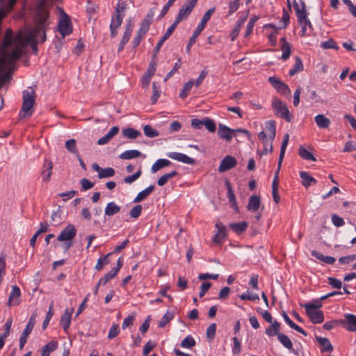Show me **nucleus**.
Wrapping results in <instances>:
<instances>
[{
	"mask_svg": "<svg viewBox=\"0 0 356 356\" xmlns=\"http://www.w3.org/2000/svg\"><path fill=\"white\" fill-rule=\"evenodd\" d=\"M34 27L29 33L19 31L13 36L10 28L6 29L0 47V73L8 65L22 56L24 49L35 38L41 42L47 40L46 31L49 26V11L47 0H40L33 8Z\"/></svg>",
	"mask_w": 356,
	"mask_h": 356,
	"instance_id": "obj_1",
	"label": "nucleus"
},
{
	"mask_svg": "<svg viewBox=\"0 0 356 356\" xmlns=\"http://www.w3.org/2000/svg\"><path fill=\"white\" fill-rule=\"evenodd\" d=\"M35 92L33 88H29L23 91V102L19 118H30L33 113V106L35 103Z\"/></svg>",
	"mask_w": 356,
	"mask_h": 356,
	"instance_id": "obj_2",
	"label": "nucleus"
},
{
	"mask_svg": "<svg viewBox=\"0 0 356 356\" xmlns=\"http://www.w3.org/2000/svg\"><path fill=\"white\" fill-rule=\"evenodd\" d=\"M216 10L215 7L211 8L209 9L203 15L200 23L198 24L195 31L193 32L192 36L191 37L186 47V51L189 54L191 51V48L192 45L196 42L197 38L200 35L202 31L204 29L207 22L210 19L211 16L214 13Z\"/></svg>",
	"mask_w": 356,
	"mask_h": 356,
	"instance_id": "obj_3",
	"label": "nucleus"
},
{
	"mask_svg": "<svg viewBox=\"0 0 356 356\" xmlns=\"http://www.w3.org/2000/svg\"><path fill=\"white\" fill-rule=\"evenodd\" d=\"M272 107L276 115H280L288 122L292 120L293 115L289 112L286 104L280 99L275 97L273 99Z\"/></svg>",
	"mask_w": 356,
	"mask_h": 356,
	"instance_id": "obj_4",
	"label": "nucleus"
},
{
	"mask_svg": "<svg viewBox=\"0 0 356 356\" xmlns=\"http://www.w3.org/2000/svg\"><path fill=\"white\" fill-rule=\"evenodd\" d=\"M197 1L198 0H187L181 6L172 24L177 26L182 20L187 19L195 8Z\"/></svg>",
	"mask_w": 356,
	"mask_h": 356,
	"instance_id": "obj_5",
	"label": "nucleus"
},
{
	"mask_svg": "<svg viewBox=\"0 0 356 356\" xmlns=\"http://www.w3.org/2000/svg\"><path fill=\"white\" fill-rule=\"evenodd\" d=\"M301 8H300L298 2L294 0L293 1V7L296 11V14L298 18V22L300 24H309V26L312 27L311 22L309 19L307 18V11H306V5L303 0H300Z\"/></svg>",
	"mask_w": 356,
	"mask_h": 356,
	"instance_id": "obj_6",
	"label": "nucleus"
},
{
	"mask_svg": "<svg viewBox=\"0 0 356 356\" xmlns=\"http://www.w3.org/2000/svg\"><path fill=\"white\" fill-rule=\"evenodd\" d=\"M58 29L60 34L64 38L72 32V24L69 16L63 13V17L60 19L58 24Z\"/></svg>",
	"mask_w": 356,
	"mask_h": 356,
	"instance_id": "obj_7",
	"label": "nucleus"
},
{
	"mask_svg": "<svg viewBox=\"0 0 356 356\" xmlns=\"http://www.w3.org/2000/svg\"><path fill=\"white\" fill-rule=\"evenodd\" d=\"M268 81L278 92L288 97L291 95V90L289 86L281 80L275 76H270Z\"/></svg>",
	"mask_w": 356,
	"mask_h": 356,
	"instance_id": "obj_8",
	"label": "nucleus"
},
{
	"mask_svg": "<svg viewBox=\"0 0 356 356\" xmlns=\"http://www.w3.org/2000/svg\"><path fill=\"white\" fill-rule=\"evenodd\" d=\"M237 164L236 159L230 155H227L225 156L220 162V164L218 167V171L220 172H227L233 168H234Z\"/></svg>",
	"mask_w": 356,
	"mask_h": 356,
	"instance_id": "obj_9",
	"label": "nucleus"
},
{
	"mask_svg": "<svg viewBox=\"0 0 356 356\" xmlns=\"http://www.w3.org/2000/svg\"><path fill=\"white\" fill-rule=\"evenodd\" d=\"M76 234V229L75 227L69 224L58 236L57 240L58 241H70L74 238Z\"/></svg>",
	"mask_w": 356,
	"mask_h": 356,
	"instance_id": "obj_10",
	"label": "nucleus"
},
{
	"mask_svg": "<svg viewBox=\"0 0 356 356\" xmlns=\"http://www.w3.org/2000/svg\"><path fill=\"white\" fill-rule=\"evenodd\" d=\"M92 169L95 172H98L97 177L99 179L112 177L115 173V170L113 168L108 167L102 168L96 163L92 164Z\"/></svg>",
	"mask_w": 356,
	"mask_h": 356,
	"instance_id": "obj_11",
	"label": "nucleus"
},
{
	"mask_svg": "<svg viewBox=\"0 0 356 356\" xmlns=\"http://www.w3.org/2000/svg\"><path fill=\"white\" fill-rule=\"evenodd\" d=\"M215 227L218 229V232L213 237V242L220 244L222 240L227 236V228L220 221L216 222Z\"/></svg>",
	"mask_w": 356,
	"mask_h": 356,
	"instance_id": "obj_12",
	"label": "nucleus"
},
{
	"mask_svg": "<svg viewBox=\"0 0 356 356\" xmlns=\"http://www.w3.org/2000/svg\"><path fill=\"white\" fill-rule=\"evenodd\" d=\"M126 8V2L122 0H119L111 19L122 22L123 18L125 15Z\"/></svg>",
	"mask_w": 356,
	"mask_h": 356,
	"instance_id": "obj_13",
	"label": "nucleus"
},
{
	"mask_svg": "<svg viewBox=\"0 0 356 356\" xmlns=\"http://www.w3.org/2000/svg\"><path fill=\"white\" fill-rule=\"evenodd\" d=\"M234 131L232 129L221 123L218 124V135L227 142H230L233 138Z\"/></svg>",
	"mask_w": 356,
	"mask_h": 356,
	"instance_id": "obj_14",
	"label": "nucleus"
},
{
	"mask_svg": "<svg viewBox=\"0 0 356 356\" xmlns=\"http://www.w3.org/2000/svg\"><path fill=\"white\" fill-rule=\"evenodd\" d=\"M168 156L173 160L181 162L186 164L193 165L195 163L194 159L188 156L187 155L180 152H170L168 154Z\"/></svg>",
	"mask_w": 356,
	"mask_h": 356,
	"instance_id": "obj_15",
	"label": "nucleus"
},
{
	"mask_svg": "<svg viewBox=\"0 0 356 356\" xmlns=\"http://www.w3.org/2000/svg\"><path fill=\"white\" fill-rule=\"evenodd\" d=\"M20 296L21 291L19 288L14 285L12 286L11 292L9 295L8 302L7 303L8 306L11 305H18L20 303Z\"/></svg>",
	"mask_w": 356,
	"mask_h": 356,
	"instance_id": "obj_16",
	"label": "nucleus"
},
{
	"mask_svg": "<svg viewBox=\"0 0 356 356\" xmlns=\"http://www.w3.org/2000/svg\"><path fill=\"white\" fill-rule=\"evenodd\" d=\"M344 320H341L342 324H346V329L350 332H356V316L351 314L344 315Z\"/></svg>",
	"mask_w": 356,
	"mask_h": 356,
	"instance_id": "obj_17",
	"label": "nucleus"
},
{
	"mask_svg": "<svg viewBox=\"0 0 356 356\" xmlns=\"http://www.w3.org/2000/svg\"><path fill=\"white\" fill-rule=\"evenodd\" d=\"M73 312L74 308H71L70 309H66L60 318V325L63 327L65 332H67L70 326L71 317Z\"/></svg>",
	"mask_w": 356,
	"mask_h": 356,
	"instance_id": "obj_18",
	"label": "nucleus"
},
{
	"mask_svg": "<svg viewBox=\"0 0 356 356\" xmlns=\"http://www.w3.org/2000/svg\"><path fill=\"white\" fill-rule=\"evenodd\" d=\"M305 313L314 324L321 323L324 321V315L321 310H305Z\"/></svg>",
	"mask_w": 356,
	"mask_h": 356,
	"instance_id": "obj_19",
	"label": "nucleus"
},
{
	"mask_svg": "<svg viewBox=\"0 0 356 356\" xmlns=\"http://www.w3.org/2000/svg\"><path fill=\"white\" fill-rule=\"evenodd\" d=\"M277 339L279 341L282 343V345L286 348L287 350L293 353L294 355H298V351L296 350L293 348V343L291 341V339L289 338V337L283 333H280Z\"/></svg>",
	"mask_w": 356,
	"mask_h": 356,
	"instance_id": "obj_20",
	"label": "nucleus"
},
{
	"mask_svg": "<svg viewBox=\"0 0 356 356\" xmlns=\"http://www.w3.org/2000/svg\"><path fill=\"white\" fill-rule=\"evenodd\" d=\"M43 168L44 169L42 171L41 176L42 181L47 183L50 181L53 169V163L51 161L45 160Z\"/></svg>",
	"mask_w": 356,
	"mask_h": 356,
	"instance_id": "obj_21",
	"label": "nucleus"
},
{
	"mask_svg": "<svg viewBox=\"0 0 356 356\" xmlns=\"http://www.w3.org/2000/svg\"><path fill=\"white\" fill-rule=\"evenodd\" d=\"M119 130L120 129L118 127H113L105 136L97 140V144L99 145H102L108 143L119 132Z\"/></svg>",
	"mask_w": 356,
	"mask_h": 356,
	"instance_id": "obj_22",
	"label": "nucleus"
},
{
	"mask_svg": "<svg viewBox=\"0 0 356 356\" xmlns=\"http://www.w3.org/2000/svg\"><path fill=\"white\" fill-rule=\"evenodd\" d=\"M261 204L260 196L257 195H253L250 196L248 204L247 206V209L249 211L254 212L257 211Z\"/></svg>",
	"mask_w": 356,
	"mask_h": 356,
	"instance_id": "obj_23",
	"label": "nucleus"
},
{
	"mask_svg": "<svg viewBox=\"0 0 356 356\" xmlns=\"http://www.w3.org/2000/svg\"><path fill=\"white\" fill-rule=\"evenodd\" d=\"M225 185L227 189V197L229 199V202L232 204V207L234 209V210L238 212V207L236 202V199L234 193V191L232 189V185L229 183V181H226Z\"/></svg>",
	"mask_w": 356,
	"mask_h": 356,
	"instance_id": "obj_24",
	"label": "nucleus"
},
{
	"mask_svg": "<svg viewBox=\"0 0 356 356\" xmlns=\"http://www.w3.org/2000/svg\"><path fill=\"white\" fill-rule=\"evenodd\" d=\"M280 329V323L277 321H274L271 325L266 329L265 332L268 337H278V335L281 333Z\"/></svg>",
	"mask_w": 356,
	"mask_h": 356,
	"instance_id": "obj_25",
	"label": "nucleus"
},
{
	"mask_svg": "<svg viewBox=\"0 0 356 356\" xmlns=\"http://www.w3.org/2000/svg\"><path fill=\"white\" fill-rule=\"evenodd\" d=\"M177 26H174V24H172V25L168 29L165 34L162 36V38L160 39V40L158 42L156 47H155V54H158L160 51V49L161 46L163 45V42L168 40L170 35L172 34L173 31L176 29Z\"/></svg>",
	"mask_w": 356,
	"mask_h": 356,
	"instance_id": "obj_26",
	"label": "nucleus"
},
{
	"mask_svg": "<svg viewBox=\"0 0 356 356\" xmlns=\"http://www.w3.org/2000/svg\"><path fill=\"white\" fill-rule=\"evenodd\" d=\"M314 121L316 125L321 129H326L330 125V120L323 114H318L314 117Z\"/></svg>",
	"mask_w": 356,
	"mask_h": 356,
	"instance_id": "obj_27",
	"label": "nucleus"
},
{
	"mask_svg": "<svg viewBox=\"0 0 356 356\" xmlns=\"http://www.w3.org/2000/svg\"><path fill=\"white\" fill-rule=\"evenodd\" d=\"M300 177L302 179V184L306 188L316 183V180L307 172L301 171Z\"/></svg>",
	"mask_w": 356,
	"mask_h": 356,
	"instance_id": "obj_28",
	"label": "nucleus"
},
{
	"mask_svg": "<svg viewBox=\"0 0 356 356\" xmlns=\"http://www.w3.org/2000/svg\"><path fill=\"white\" fill-rule=\"evenodd\" d=\"M282 316L285 321V322L289 325V327L294 330L301 333L302 334L307 336V333L300 326L296 325L291 319L289 317L287 314L284 312H282Z\"/></svg>",
	"mask_w": 356,
	"mask_h": 356,
	"instance_id": "obj_29",
	"label": "nucleus"
},
{
	"mask_svg": "<svg viewBox=\"0 0 356 356\" xmlns=\"http://www.w3.org/2000/svg\"><path fill=\"white\" fill-rule=\"evenodd\" d=\"M171 162L169 160L165 159H159L152 165L151 171L152 173H154L165 167L169 166Z\"/></svg>",
	"mask_w": 356,
	"mask_h": 356,
	"instance_id": "obj_30",
	"label": "nucleus"
},
{
	"mask_svg": "<svg viewBox=\"0 0 356 356\" xmlns=\"http://www.w3.org/2000/svg\"><path fill=\"white\" fill-rule=\"evenodd\" d=\"M120 207L117 205L114 202H108L105 208V215L111 216L120 211Z\"/></svg>",
	"mask_w": 356,
	"mask_h": 356,
	"instance_id": "obj_31",
	"label": "nucleus"
},
{
	"mask_svg": "<svg viewBox=\"0 0 356 356\" xmlns=\"http://www.w3.org/2000/svg\"><path fill=\"white\" fill-rule=\"evenodd\" d=\"M154 189V186L151 185L138 193L137 196L134 200V202H140L145 200Z\"/></svg>",
	"mask_w": 356,
	"mask_h": 356,
	"instance_id": "obj_32",
	"label": "nucleus"
},
{
	"mask_svg": "<svg viewBox=\"0 0 356 356\" xmlns=\"http://www.w3.org/2000/svg\"><path fill=\"white\" fill-rule=\"evenodd\" d=\"M312 255L316 257V259H319L320 261L328 264H333L336 261L334 257L330 256H325L316 250H312Z\"/></svg>",
	"mask_w": 356,
	"mask_h": 356,
	"instance_id": "obj_33",
	"label": "nucleus"
},
{
	"mask_svg": "<svg viewBox=\"0 0 356 356\" xmlns=\"http://www.w3.org/2000/svg\"><path fill=\"white\" fill-rule=\"evenodd\" d=\"M248 225V222L243 221L240 222L231 223L229 225V227L236 234H241L246 230Z\"/></svg>",
	"mask_w": 356,
	"mask_h": 356,
	"instance_id": "obj_34",
	"label": "nucleus"
},
{
	"mask_svg": "<svg viewBox=\"0 0 356 356\" xmlns=\"http://www.w3.org/2000/svg\"><path fill=\"white\" fill-rule=\"evenodd\" d=\"M304 69V65L302 62V60L300 57H295V64L293 67L290 70L289 74L292 76H294L298 72H302Z\"/></svg>",
	"mask_w": 356,
	"mask_h": 356,
	"instance_id": "obj_35",
	"label": "nucleus"
},
{
	"mask_svg": "<svg viewBox=\"0 0 356 356\" xmlns=\"http://www.w3.org/2000/svg\"><path fill=\"white\" fill-rule=\"evenodd\" d=\"M141 156V152L138 150L131 149L127 150L120 154L119 158L121 159H132L138 158Z\"/></svg>",
	"mask_w": 356,
	"mask_h": 356,
	"instance_id": "obj_36",
	"label": "nucleus"
},
{
	"mask_svg": "<svg viewBox=\"0 0 356 356\" xmlns=\"http://www.w3.org/2000/svg\"><path fill=\"white\" fill-rule=\"evenodd\" d=\"M316 340L323 346L322 352H330L333 350V346L327 338L317 337Z\"/></svg>",
	"mask_w": 356,
	"mask_h": 356,
	"instance_id": "obj_37",
	"label": "nucleus"
},
{
	"mask_svg": "<svg viewBox=\"0 0 356 356\" xmlns=\"http://www.w3.org/2000/svg\"><path fill=\"white\" fill-rule=\"evenodd\" d=\"M298 154L299 156L307 161H316V159L314 157L313 154L308 150H307L303 146L300 145L298 148Z\"/></svg>",
	"mask_w": 356,
	"mask_h": 356,
	"instance_id": "obj_38",
	"label": "nucleus"
},
{
	"mask_svg": "<svg viewBox=\"0 0 356 356\" xmlns=\"http://www.w3.org/2000/svg\"><path fill=\"white\" fill-rule=\"evenodd\" d=\"M304 98L307 102H317V93L316 91L312 90L310 87L306 88V92L304 95Z\"/></svg>",
	"mask_w": 356,
	"mask_h": 356,
	"instance_id": "obj_39",
	"label": "nucleus"
},
{
	"mask_svg": "<svg viewBox=\"0 0 356 356\" xmlns=\"http://www.w3.org/2000/svg\"><path fill=\"white\" fill-rule=\"evenodd\" d=\"M289 141V135L288 134H286L284 136L283 140L282 142L281 145V149H280V154L279 156V165L280 166L282 163L283 158L284 156L286 148L287 147V145Z\"/></svg>",
	"mask_w": 356,
	"mask_h": 356,
	"instance_id": "obj_40",
	"label": "nucleus"
},
{
	"mask_svg": "<svg viewBox=\"0 0 356 356\" xmlns=\"http://www.w3.org/2000/svg\"><path fill=\"white\" fill-rule=\"evenodd\" d=\"M111 254H112V253L109 252L106 255L99 257L97 260V262L95 266V269L97 270H102L104 268V266H106L110 263L108 257Z\"/></svg>",
	"mask_w": 356,
	"mask_h": 356,
	"instance_id": "obj_41",
	"label": "nucleus"
},
{
	"mask_svg": "<svg viewBox=\"0 0 356 356\" xmlns=\"http://www.w3.org/2000/svg\"><path fill=\"white\" fill-rule=\"evenodd\" d=\"M122 134L129 139H135L140 136V132L133 128H127L122 130Z\"/></svg>",
	"mask_w": 356,
	"mask_h": 356,
	"instance_id": "obj_42",
	"label": "nucleus"
},
{
	"mask_svg": "<svg viewBox=\"0 0 356 356\" xmlns=\"http://www.w3.org/2000/svg\"><path fill=\"white\" fill-rule=\"evenodd\" d=\"M177 175V172L176 170H173L169 173L164 174L161 176L157 181V184L159 186H164L170 179L175 177Z\"/></svg>",
	"mask_w": 356,
	"mask_h": 356,
	"instance_id": "obj_43",
	"label": "nucleus"
},
{
	"mask_svg": "<svg viewBox=\"0 0 356 356\" xmlns=\"http://www.w3.org/2000/svg\"><path fill=\"white\" fill-rule=\"evenodd\" d=\"M36 313H33L31 314L28 321V323L26 324V326L24 330V332L28 333L29 334H31L36 323Z\"/></svg>",
	"mask_w": 356,
	"mask_h": 356,
	"instance_id": "obj_44",
	"label": "nucleus"
},
{
	"mask_svg": "<svg viewBox=\"0 0 356 356\" xmlns=\"http://www.w3.org/2000/svg\"><path fill=\"white\" fill-rule=\"evenodd\" d=\"M195 343L196 342L193 337L191 335H188L181 341L180 346L182 348L190 349L194 347Z\"/></svg>",
	"mask_w": 356,
	"mask_h": 356,
	"instance_id": "obj_45",
	"label": "nucleus"
},
{
	"mask_svg": "<svg viewBox=\"0 0 356 356\" xmlns=\"http://www.w3.org/2000/svg\"><path fill=\"white\" fill-rule=\"evenodd\" d=\"M156 56V54L154 53L145 74L149 75L151 76H153L154 75L155 72H156V62L155 60Z\"/></svg>",
	"mask_w": 356,
	"mask_h": 356,
	"instance_id": "obj_46",
	"label": "nucleus"
},
{
	"mask_svg": "<svg viewBox=\"0 0 356 356\" xmlns=\"http://www.w3.org/2000/svg\"><path fill=\"white\" fill-rule=\"evenodd\" d=\"M305 310H319L322 307V303L318 300H314L309 303L302 305Z\"/></svg>",
	"mask_w": 356,
	"mask_h": 356,
	"instance_id": "obj_47",
	"label": "nucleus"
},
{
	"mask_svg": "<svg viewBox=\"0 0 356 356\" xmlns=\"http://www.w3.org/2000/svg\"><path fill=\"white\" fill-rule=\"evenodd\" d=\"M65 148L67 149L68 152L76 155V154H79L76 145V140L74 139H70L67 140L65 142Z\"/></svg>",
	"mask_w": 356,
	"mask_h": 356,
	"instance_id": "obj_48",
	"label": "nucleus"
},
{
	"mask_svg": "<svg viewBox=\"0 0 356 356\" xmlns=\"http://www.w3.org/2000/svg\"><path fill=\"white\" fill-rule=\"evenodd\" d=\"M193 84L194 81L193 80H190L184 84V88L179 94V97L181 99H185L186 97Z\"/></svg>",
	"mask_w": 356,
	"mask_h": 356,
	"instance_id": "obj_49",
	"label": "nucleus"
},
{
	"mask_svg": "<svg viewBox=\"0 0 356 356\" xmlns=\"http://www.w3.org/2000/svg\"><path fill=\"white\" fill-rule=\"evenodd\" d=\"M144 134L149 138H154L159 136V132L157 130L153 129L150 125L147 124L143 127Z\"/></svg>",
	"mask_w": 356,
	"mask_h": 356,
	"instance_id": "obj_50",
	"label": "nucleus"
},
{
	"mask_svg": "<svg viewBox=\"0 0 356 356\" xmlns=\"http://www.w3.org/2000/svg\"><path fill=\"white\" fill-rule=\"evenodd\" d=\"M281 49L282 51L281 58L284 60H286L291 55L290 44L289 42L282 44Z\"/></svg>",
	"mask_w": 356,
	"mask_h": 356,
	"instance_id": "obj_51",
	"label": "nucleus"
},
{
	"mask_svg": "<svg viewBox=\"0 0 356 356\" xmlns=\"http://www.w3.org/2000/svg\"><path fill=\"white\" fill-rule=\"evenodd\" d=\"M122 22L111 19L110 24L111 37L115 38L118 35V29L121 26Z\"/></svg>",
	"mask_w": 356,
	"mask_h": 356,
	"instance_id": "obj_52",
	"label": "nucleus"
},
{
	"mask_svg": "<svg viewBox=\"0 0 356 356\" xmlns=\"http://www.w3.org/2000/svg\"><path fill=\"white\" fill-rule=\"evenodd\" d=\"M174 317L172 313L167 312L161 318L159 323V327L161 328L164 327Z\"/></svg>",
	"mask_w": 356,
	"mask_h": 356,
	"instance_id": "obj_53",
	"label": "nucleus"
},
{
	"mask_svg": "<svg viewBox=\"0 0 356 356\" xmlns=\"http://www.w3.org/2000/svg\"><path fill=\"white\" fill-rule=\"evenodd\" d=\"M117 274L118 273L116 272L111 269L104 275V277H102L99 280V284L105 285L108 281L114 278L117 275Z\"/></svg>",
	"mask_w": 356,
	"mask_h": 356,
	"instance_id": "obj_54",
	"label": "nucleus"
},
{
	"mask_svg": "<svg viewBox=\"0 0 356 356\" xmlns=\"http://www.w3.org/2000/svg\"><path fill=\"white\" fill-rule=\"evenodd\" d=\"M258 19H259V17H256V16L251 17L250 19V20L247 24L246 31L245 33V37H248L252 33L253 27L254 26L255 22L257 21Z\"/></svg>",
	"mask_w": 356,
	"mask_h": 356,
	"instance_id": "obj_55",
	"label": "nucleus"
},
{
	"mask_svg": "<svg viewBox=\"0 0 356 356\" xmlns=\"http://www.w3.org/2000/svg\"><path fill=\"white\" fill-rule=\"evenodd\" d=\"M204 126L206 129L210 132H214L216 131V127L214 121L210 118H204L203 119Z\"/></svg>",
	"mask_w": 356,
	"mask_h": 356,
	"instance_id": "obj_56",
	"label": "nucleus"
},
{
	"mask_svg": "<svg viewBox=\"0 0 356 356\" xmlns=\"http://www.w3.org/2000/svg\"><path fill=\"white\" fill-rule=\"evenodd\" d=\"M141 174H142V170L140 169H139L137 172H136L134 174L131 175H129V176H127L124 178V181L126 183V184H132L134 181H135L136 180H137L140 176H141Z\"/></svg>",
	"mask_w": 356,
	"mask_h": 356,
	"instance_id": "obj_57",
	"label": "nucleus"
},
{
	"mask_svg": "<svg viewBox=\"0 0 356 356\" xmlns=\"http://www.w3.org/2000/svg\"><path fill=\"white\" fill-rule=\"evenodd\" d=\"M152 89H153V95L151 97V102L152 104H154L158 98L160 97L161 95V90L159 89V87H157L156 83L153 82L152 83Z\"/></svg>",
	"mask_w": 356,
	"mask_h": 356,
	"instance_id": "obj_58",
	"label": "nucleus"
},
{
	"mask_svg": "<svg viewBox=\"0 0 356 356\" xmlns=\"http://www.w3.org/2000/svg\"><path fill=\"white\" fill-rule=\"evenodd\" d=\"M321 47L325 49H338L339 47L337 46L336 42L333 39H329L327 41L323 42L321 43Z\"/></svg>",
	"mask_w": 356,
	"mask_h": 356,
	"instance_id": "obj_59",
	"label": "nucleus"
},
{
	"mask_svg": "<svg viewBox=\"0 0 356 356\" xmlns=\"http://www.w3.org/2000/svg\"><path fill=\"white\" fill-rule=\"evenodd\" d=\"M53 306H54V303L51 302L50 304V305H49V310H48V312L47 313L45 319L44 320L43 323H42V328L43 329H45L47 327V325H48V324L49 323V321L51 320V318L53 316V314H54Z\"/></svg>",
	"mask_w": 356,
	"mask_h": 356,
	"instance_id": "obj_60",
	"label": "nucleus"
},
{
	"mask_svg": "<svg viewBox=\"0 0 356 356\" xmlns=\"http://www.w3.org/2000/svg\"><path fill=\"white\" fill-rule=\"evenodd\" d=\"M99 10V6L92 2L91 1L88 0L87 1V5H86V11L89 15H92L96 13Z\"/></svg>",
	"mask_w": 356,
	"mask_h": 356,
	"instance_id": "obj_61",
	"label": "nucleus"
},
{
	"mask_svg": "<svg viewBox=\"0 0 356 356\" xmlns=\"http://www.w3.org/2000/svg\"><path fill=\"white\" fill-rule=\"evenodd\" d=\"M13 320L11 318H8L4 325V332L3 333L0 334V337L5 339L7 337L9 336L10 332V327L12 325Z\"/></svg>",
	"mask_w": 356,
	"mask_h": 356,
	"instance_id": "obj_62",
	"label": "nucleus"
},
{
	"mask_svg": "<svg viewBox=\"0 0 356 356\" xmlns=\"http://www.w3.org/2000/svg\"><path fill=\"white\" fill-rule=\"evenodd\" d=\"M145 34L146 33H142L138 30L136 35L132 40V48L134 49H136L138 47V46L140 44L141 39L145 36Z\"/></svg>",
	"mask_w": 356,
	"mask_h": 356,
	"instance_id": "obj_63",
	"label": "nucleus"
},
{
	"mask_svg": "<svg viewBox=\"0 0 356 356\" xmlns=\"http://www.w3.org/2000/svg\"><path fill=\"white\" fill-rule=\"evenodd\" d=\"M142 212V206L137 204L134 206L130 211V216L133 218H138Z\"/></svg>",
	"mask_w": 356,
	"mask_h": 356,
	"instance_id": "obj_64",
	"label": "nucleus"
}]
</instances>
